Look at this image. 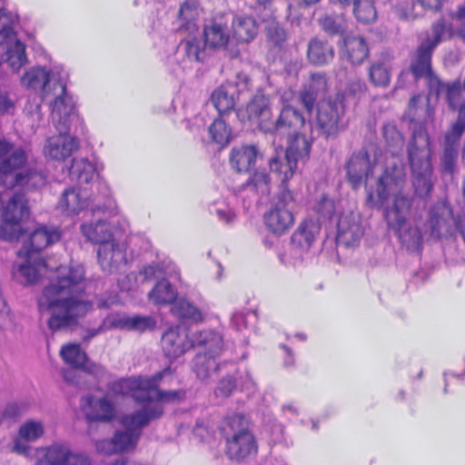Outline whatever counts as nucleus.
Here are the masks:
<instances>
[{"mask_svg":"<svg viewBox=\"0 0 465 465\" xmlns=\"http://www.w3.org/2000/svg\"><path fill=\"white\" fill-rule=\"evenodd\" d=\"M199 18L198 6L195 1L186 0L181 4L177 19L180 22L179 31L194 34L198 30L197 20Z\"/></svg>","mask_w":465,"mask_h":465,"instance_id":"58836bf2","label":"nucleus"},{"mask_svg":"<svg viewBox=\"0 0 465 465\" xmlns=\"http://www.w3.org/2000/svg\"><path fill=\"white\" fill-rule=\"evenodd\" d=\"M435 48L422 42L415 50L410 64V71L415 80L425 78L428 88L436 95L440 94L444 83L437 76L432 69V54Z\"/></svg>","mask_w":465,"mask_h":465,"instance_id":"9b49d317","label":"nucleus"},{"mask_svg":"<svg viewBox=\"0 0 465 465\" xmlns=\"http://www.w3.org/2000/svg\"><path fill=\"white\" fill-rule=\"evenodd\" d=\"M405 181V173L401 166L392 164L386 166L378 179L376 193L369 191L366 203L370 207L383 204L389 198L391 191L401 187Z\"/></svg>","mask_w":465,"mask_h":465,"instance_id":"f8f14e48","label":"nucleus"},{"mask_svg":"<svg viewBox=\"0 0 465 465\" xmlns=\"http://www.w3.org/2000/svg\"><path fill=\"white\" fill-rule=\"evenodd\" d=\"M45 430L41 421L29 420L19 429V436L27 441H34L44 435Z\"/></svg>","mask_w":465,"mask_h":465,"instance_id":"680f3d73","label":"nucleus"},{"mask_svg":"<svg viewBox=\"0 0 465 465\" xmlns=\"http://www.w3.org/2000/svg\"><path fill=\"white\" fill-rule=\"evenodd\" d=\"M209 134L213 143L224 147L230 142L231 129L223 118L218 117L210 125Z\"/></svg>","mask_w":465,"mask_h":465,"instance_id":"6e6d98bb","label":"nucleus"},{"mask_svg":"<svg viewBox=\"0 0 465 465\" xmlns=\"http://www.w3.org/2000/svg\"><path fill=\"white\" fill-rule=\"evenodd\" d=\"M295 202L294 193L288 187V183H280V192L277 195V200L272 205H282L288 208L291 203Z\"/></svg>","mask_w":465,"mask_h":465,"instance_id":"774afa93","label":"nucleus"},{"mask_svg":"<svg viewBox=\"0 0 465 465\" xmlns=\"http://www.w3.org/2000/svg\"><path fill=\"white\" fill-rule=\"evenodd\" d=\"M321 28L329 35H341L347 30L344 15H325L318 20Z\"/></svg>","mask_w":465,"mask_h":465,"instance_id":"8fccbe9b","label":"nucleus"},{"mask_svg":"<svg viewBox=\"0 0 465 465\" xmlns=\"http://www.w3.org/2000/svg\"><path fill=\"white\" fill-rule=\"evenodd\" d=\"M172 312L179 318L195 324H201L205 320L202 310L185 299L176 301L172 307Z\"/></svg>","mask_w":465,"mask_h":465,"instance_id":"a19ab883","label":"nucleus"},{"mask_svg":"<svg viewBox=\"0 0 465 465\" xmlns=\"http://www.w3.org/2000/svg\"><path fill=\"white\" fill-rule=\"evenodd\" d=\"M60 356L65 364L80 369L87 361V354L77 343H67L61 347Z\"/></svg>","mask_w":465,"mask_h":465,"instance_id":"a18cd8bd","label":"nucleus"},{"mask_svg":"<svg viewBox=\"0 0 465 465\" xmlns=\"http://www.w3.org/2000/svg\"><path fill=\"white\" fill-rule=\"evenodd\" d=\"M414 195L427 201L433 190L430 136L423 124L417 126L408 148Z\"/></svg>","mask_w":465,"mask_h":465,"instance_id":"39448f33","label":"nucleus"},{"mask_svg":"<svg viewBox=\"0 0 465 465\" xmlns=\"http://www.w3.org/2000/svg\"><path fill=\"white\" fill-rule=\"evenodd\" d=\"M363 234L364 228L359 213L349 211L340 214L336 235L339 244L346 247L358 245Z\"/></svg>","mask_w":465,"mask_h":465,"instance_id":"2eb2a0df","label":"nucleus"},{"mask_svg":"<svg viewBox=\"0 0 465 465\" xmlns=\"http://www.w3.org/2000/svg\"><path fill=\"white\" fill-rule=\"evenodd\" d=\"M195 342L197 347H202L203 351L199 352L193 360V371L198 379L205 381L220 369L216 358L223 350V340L218 332L203 330L197 332Z\"/></svg>","mask_w":465,"mask_h":465,"instance_id":"6e6552de","label":"nucleus"},{"mask_svg":"<svg viewBox=\"0 0 465 465\" xmlns=\"http://www.w3.org/2000/svg\"><path fill=\"white\" fill-rule=\"evenodd\" d=\"M353 5V14L358 22L371 24L376 20L377 11L371 0H357Z\"/></svg>","mask_w":465,"mask_h":465,"instance_id":"5fc2aeb1","label":"nucleus"},{"mask_svg":"<svg viewBox=\"0 0 465 465\" xmlns=\"http://www.w3.org/2000/svg\"><path fill=\"white\" fill-rule=\"evenodd\" d=\"M203 37L204 47L210 50L225 48L230 41V32L223 17H215L203 25Z\"/></svg>","mask_w":465,"mask_h":465,"instance_id":"4be33fe9","label":"nucleus"},{"mask_svg":"<svg viewBox=\"0 0 465 465\" xmlns=\"http://www.w3.org/2000/svg\"><path fill=\"white\" fill-rule=\"evenodd\" d=\"M458 157V146L444 143L443 153L441 155L442 171L453 173Z\"/></svg>","mask_w":465,"mask_h":465,"instance_id":"e2e57ef3","label":"nucleus"},{"mask_svg":"<svg viewBox=\"0 0 465 465\" xmlns=\"http://www.w3.org/2000/svg\"><path fill=\"white\" fill-rule=\"evenodd\" d=\"M22 84L28 88L42 89L43 95L47 97L51 94L52 82L49 72L44 68L34 67L26 71L22 77Z\"/></svg>","mask_w":465,"mask_h":465,"instance_id":"4c0bfd02","label":"nucleus"},{"mask_svg":"<svg viewBox=\"0 0 465 465\" xmlns=\"http://www.w3.org/2000/svg\"><path fill=\"white\" fill-rule=\"evenodd\" d=\"M445 91L446 100L449 107L455 111L457 110L459 104L461 100L463 87L459 80L452 83L444 84V86L440 89V94Z\"/></svg>","mask_w":465,"mask_h":465,"instance_id":"bf43d9fd","label":"nucleus"},{"mask_svg":"<svg viewBox=\"0 0 465 465\" xmlns=\"http://www.w3.org/2000/svg\"><path fill=\"white\" fill-rule=\"evenodd\" d=\"M345 170L346 179L351 189L358 190L366 183L369 177L373 174V166L368 151L362 148L354 152L348 159Z\"/></svg>","mask_w":465,"mask_h":465,"instance_id":"4468645a","label":"nucleus"},{"mask_svg":"<svg viewBox=\"0 0 465 465\" xmlns=\"http://www.w3.org/2000/svg\"><path fill=\"white\" fill-rule=\"evenodd\" d=\"M249 191L258 198L267 196L271 193V177L265 170L254 171L248 180L242 183L239 192Z\"/></svg>","mask_w":465,"mask_h":465,"instance_id":"c9c22d12","label":"nucleus"},{"mask_svg":"<svg viewBox=\"0 0 465 465\" xmlns=\"http://www.w3.org/2000/svg\"><path fill=\"white\" fill-rule=\"evenodd\" d=\"M383 137L389 146L401 147L404 143L402 134L393 124H385L382 127Z\"/></svg>","mask_w":465,"mask_h":465,"instance_id":"69168bd1","label":"nucleus"},{"mask_svg":"<svg viewBox=\"0 0 465 465\" xmlns=\"http://www.w3.org/2000/svg\"><path fill=\"white\" fill-rule=\"evenodd\" d=\"M83 234L88 241L98 245L110 241L112 233L109 230V225L104 221H97L96 223H84L81 226Z\"/></svg>","mask_w":465,"mask_h":465,"instance_id":"c03bdc74","label":"nucleus"},{"mask_svg":"<svg viewBox=\"0 0 465 465\" xmlns=\"http://www.w3.org/2000/svg\"><path fill=\"white\" fill-rule=\"evenodd\" d=\"M66 133L67 131H59V134L47 139L44 149L46 156L54 160L64 161L78 149L77 140Z\"/></svg>","mask_w":465,"mask_h":465,"instance_id":"5701e85b","label":"nucleus"},{"mask_svg":"<svg viewBox=\"0 0 465 465\" xmlns=\"http://www.w3.org/2000/svg\"><path fill=\"white\" fill-rule=\"evenodd\" d=\"M299 161L294 157H289L288 153L285 151L284 156H274L269 161V166L272 173H273L277 179L282 184L288 183L292 178Z\"/></svg>","mask_w":465,"mask_h":465,"instance_id":"e433bc0d","label":"nucleus"},{"mask_svg":"<svg viewBox=\"0 0 465 465\" xmlns=\"http://www.w3.org/2000/svg\"><path fill=\"white\" fill-rule=\"evenodd\" d=\"M321 232L320 223L312 218L303 219L291 237L292 245L301 251H308Z\"/></svg>","mask_w":465,"mask_h":465,"instance_id":"cd10ccee","label":"nucleus"},{"mask_svg":"<svg viewBox=\"0 0 465 465\" xmlns=\"http://www.w3.org/2000/svg\"><path fill=\"white\" fill-rule=\"evenodd\" d=\"M452 210L444 203H434L429 211L427 224L430 234L434 239H440L442 234L450 232Z\"/></svg>","mask_w":465,"mask_h":465,"instance_id":"b1692460","label":"nucleus"},{"mask_svg":"<svg viewBox=\"0 0 465 465\" xmlns=\"http://www.w3.org/2000/svg\"><path fill=\"white\" fill-rule=\"evenodd\" d=\"M52 89L54 90L55 98L51 104L52 117L57 121L56 128L58 131H68V117L73 110L72 97L66 93V85L62 80H54L52 84Z\"/></svg>","mask_w":465,"mask_h":465,"instance_id":"6ab92c4d","label":"nucleus"},{"mask_svg":"<svg viewBox=\"0 0 465 465\" xmlns=\"http://www.w3.org/2000/svg\"><path fill=\"white\" fill-rule=\"evenodd\" d=\"M334 54V48L328 41L314 37L308 43L307 59L315 66L328 64L333 60Z\"/></svg>","mask_w":465,"mask_h":465,"instance_id":"7c9ffc66","label":"nucleus"},{"mask_svg":"<svg viewBox=\"0 0 465 465\" xmlns=\"http://www.w3.org/2000/svg\"><path fill=\"white\" fill-rule=\"evenodd\" d=\"M412 199L399 192L394 195L392 205L386 208L384 218L387 224L397 235L401 245L410 252L420 254L423 248V232L420 224L406 226L407 215L411 211Z\"/></svg>","mask_w":465,"mask_h":465,"instance_id":"423d86ee","label":"nucleus"},{"mask_svg":"<svg viewBox=\"0 0 465 465\" xmlns=\"http://www.w3.org/2000/svg\"><path fill=\"white\" fill-rule=\"evenodd\" d=\"M61 238V231L58 228L41 225L35 228L24 241L22 248L17 252L19 257L35 259V256L43 257L41 252L48 246L57 242Z\"/></svg>","mask_w":465,"mask_h":465,"instance_id":"ddd939ff","label":"nucleus"},{"mask_svg":"<svg viewBox=\"0 0 465 465\" xmlns=\"http://www.w3.org/2000/svg\"><path fill=\"white\" fill-rule=\"evenodd\" d=\"M180 47L183 48L189 61L202 62L204 59V47L201 45V42L196 36H190L182 40Z\"/></svg>","mask_w":465,"mask_h":465,"instance_id":"4d7b16f0","label":"nucleus"},{"mask_svg":"<svg viewBox=\"0 0 465 465\" xmlns=\"http://www.w3.org/2000/svg\"><path fill=\"white\" fill-rule=\"evenodd\" d=\"M232 85L235 88L238 100L252 92L256 93L257 89H262L254 77L242 71L237 73Z\"/></svg>","mask_w":465,"mask_h":465,"instance_id":"864d4df0","label":"nucleus"},{"mask_svg":"<svg viewBox=\"0 0 465 465\" xmlns=\"http://www.w3.org/2000/svg\"><path fill=\"white\" fill-rule=\"evenodd\" d=\"M346 111V95L338 92L328 99L319 101L315 117L316 127L326 138L336 136Z\"/></svg>","mask_w":465,"mask_h":465,"instance_id":"1a4fd4ad","label":"nucleus"},{"mask_svg":"<svg viewBox=\"0 0 465 465\" xmlns=\"http://www.w3.org/2000/svg\"><path fill=\"white\" fill-rule=\"evenodd\" d=\"M370 82L377 87H387L391 82V72L384 61H373L368 68Z\"/></svg>","mask_w":465,"mask_h":465,"instance_id":"603ef678","label":"nucleus"},{"mask_svg":"<svg viewBox=\"0 0 465 465\" xmlns=\"http://www.w3.org/2000/svg\"><path fill=\"white\" fill-rule=\"evenodd\" d=\"M236 377L234 375H227L219 381L216 393L223 397H228L236 389Z\"/></svg>","mask_w":465,"mask_h":465,"instance_id":"338daca9","label":"nucleus"},{"mask_svg":"<svg viewBox=\"0 0 465 465\" xmlns=\"http://www.w3.org/2000/svg\"><path fill=\"white\" fill-rule=\"evenodd\" d=\"M87 206L86 198L76 188L65 189L59 200L58 207L66 215L78 214Z\"/></svg>","mask_w":465,"mask_h":465,"instance_id":"ea45409f","label":"nucleus"},{"mask_svg":"<svg viewBox=\"0 0 465 465\" xmlns=\"http://www.w3.org/2000/svg\"><path fill=\"white\" fill-rule=\"evenodd\" d=\"M109 327L144 332L155 329L156 320L152 316H124L110 321Z\"/></svg>","mask_w":465,"mask_h":465,"instance_id":"72a5a7b5","label":"nucleus"},{"mask_svg":"<svg viewBox=\"0 0 465 465\" xmlns=\"http://www.w3.org/2000/svg\"><path fill=\"white\" fill-rule=\"evenodd\" d=\"M23 233L22 224L11 219L2 218L0 223V239L12 242L17 240Z\"/></svg>","mask_w":465,"mask_h":465,"instance_id":"052dcab7","label":"nucleus"},{"mask_svg":"<svg viewBox=\"0 0 465 465\" xmlns=\"http://www.w3.org/2000/svg\"><path fill=\"white\" fill-rule=\"evenodd\" d=\"M124 430H118L111 439L95 441L96 450L104 455L131 451L135 449L142 436V430L150 422L138 410L124 414L120 420Z\"/></svg>","mask_w":465,"mask_h":465,"instance_id":"0eeeda50","label":"nucleus"},{"mask_svg":"<svg viewBox=\"0 0 465 465\" xmlns=\"http://www.w3.org/2000/svg\"><path fill=\"white\" fill-rule=\"evenodd\" d=\"M264 126V133L275 134L278 132H285L295 134L301 128L306 129V120L303 114L296 108L291 105H284L277 119L274 121L272 117Z\"/></svg>","mask_w":465,"mask_h":465,"instance_id":"f3484780","label":"nucleus"},{"mask_svg":"<svg viewBox=\"0 0 465 465\" xmlns=\"http://www.w3.org/2000/svg\"><path fill=\"white\" fill-rule=\"evenodd\" d=\"M256 158V147L243 144L231 150L230 164L237 173H247L255 164Z\"/></svg>","mask_w":465,"mask_h":465,"instance_id":"2f4dec72","label":"nucleus"},{"mask_svg":"<svg viewBox=\"0 0 465 465\" xmlns=\"http://www.w3.org/2000/svg\"><path fill=\"white\" fill-rule=\"evenodd\" d=\"M232 37L239 43H250L258 35L257 21L247 15H236L231 24Z\"/></svg>","mask_w":465,"mask_h":465,"instance_id":"c756f323","label":"nucleus"},{"mask_svg":"<svg viewBox=\"0 0 465 465\" xmlns=\"http://www.w3.org/2000/svg\"><path fill=\"white\" fill-rule=\"evenodd\" d=\"M294 215L289 208L282 205H271L263 214L266 229L273 235L282 236L294 224Z\"/></svg>","mask_w":465,"mask_h":465,"instance_id":"aec40b11","label":"nucleus"},{"mask_svg":"<svg viewBox=\"0 0 465 465\" xmlns=\"http://www.w3.org/2000/svg\"><path fill=\"white\" fill-rule=\"evenodd\" d=\"M84 401L91 408L85 412L89 421H111L114 418V407L105 398L95 399L94 396H86Z\"/></svg>","mask_w":465,"mask_h":465,"instance_id":"473e14b6","label":"nucleus"},{"mask_svg":"<svg viewBox=\"0 0 465 465\" xmlns=\"http://www.w3.org/2000/svg\"><path fill=\"white\" fill-rule=\"evenodd\" d=\"M46 183V176L29 161L27 152L14 143L0 140V185L37 189Z\"/></svg>","mask_w":465,"mask_h":465,"instance_id":"7ed1b4c3","label":"nucleus"},{"mask_svg":"<svg viewBox=\"0 0 465 465\" xmlns=\"http://www.w3.org/2000/svg\"><path fill=\"white\" fill-rule=\"evenodd\" d=\"M252 421L245 414L234 412L223 418L219 431L224 440V454L236 463L255 460L259 443L252 429Z\"/></svg>","mask_w":465,"mask_h":465,"instance_id":"20e7f679","label":"nucleus"},{"mask_svg":"<svg viewBox=\"0 0 465 465\" xmlns=\"http://www.w3.org/2000/svg\"><path fill=\"white\" fill-rule=\"evenodd\" d=\"M25 262L13 266L14 278L23 285L36 282L43 271H48L47 263L44 257L35 256V259H25Z\"/></svg>","mask_w":465,"mask_h":465,"instance_id":"bb28decb","label":"nucleus"},{"mask_svg":"<svg viewBox=\"0 0 465 465\" xmlns=\"http://www.w3.org/2000/svg\"><path fill=\"white\" fill-rule=\"evenodd\" d=\"M341 53L351 65H360L369 57L370 49L363 37L346 35L343 38Z\"/></svg>","mask_w":465,"mask_h":465,"instance_id":"c85d7f7f","label":"nucleus"},{"mask_svg":"<svg viewBox=\"0 0 465 465\" xmlns=\"http://www.w3.org/2000/svg\"><path fill=\"white\" fill-rule=\"evenodd\" d=\"M211 102L221 118L232 112L235 105L233 96L228 94L223 84L213 90L211 94Z\"/></svg>","mask_w":465,"mask_h":465,"instance_id":"49530a36","label":"nucleus"},{"mask_svg":"<svg viewBox=\"0 0 465 465\" xmlns=\"http://www.w3.org/2000/svg\"><path fill=\"white\" fill-rule=\"evenodd\" d=\"M95 173L96 170L94 165L87 159H73L69 168L71 180L76 181L79 183H89L93 181Z\"/></svg>","mask_w":465,"mask_h":465,"instance_id":"79ce46f5","label":"nucleus"},{"mask_svg":"<svg viewBox=\"0 0 465 465\" xmlns=\"http://www.w3.org/2000/svg\"><path fill=\"white\" fill-rule=\"evenodd\" d=\"M330 89L327 74L315 72L310 74L309 80L300 91L299 98L307 113L312 114L317 99L325 96Z\"/></svg>","mask_w":465,"mask_h":465,"instance_id":"a211bd4d","label":"nucleus"},{"mask_svg":"<svg viewBox=\"0 0 465 465\" xmlns=\"http://www.w3.org/2000/svg\"><path fill=\"white\" fill-rule=\"evenodd\" d=\"M176 297V291L166 279L158 281L148 294L149 300L158 305L173 303Z\"/></svg>","mask_w":465,"mask_h":465,"instance_id":"37998d69","label":"nucleus"},{"mask_svg":"<svg viewBox=\"0 0 465 465\" xmlns=\"http://www.w3.org/2000/svg\"><path fill=\"white\" fill-rule=\"evenodd\" d=\"M173 374L170 366L151 376H132L114 381L110 390L117 395L129 396L140 405L138 410L151 423L160 420L164 414L163 404L181 402L186 397V391L179 390H163L160 383L165 375Z\"/></svg>","mask_w":465,"mask_h":465,"instance_id":"f03ea898","label":"nucleus"},{"mask_svg":"<svg viewBox=\"0 0 465 465\" xmlns=\"http://www.w3.org/2000/svg\"><path fill=\"white\" fill-rule=\"evenodd\" d=\"M25 45L19 40L8 43L5 55V62H7L10 68L17 72L26 63Z\"/></svg>","mask_w":465,"mask_h":465,"instance_id":"3c124183","label":"nucleus"},{"mask_svg":"<svg viewBox=\"0 0 465 465\" xmlns=\"http://www.w3.org/2000/svg\"><path fill=\"white\" fill-rule=\"evenodd\" d=\"M56 272L37 299L39 311L49 314L47 326L53 332L76 326L94 309L82 283L83 268L59 266Z\"/></svg>","mask_w":465,"mask_h":465,"instance_id":"f257e3e1","label":"nucleus"},{"mask_svg":"<svg viewBox=\"0 0 465 465\" xmlns=\"http://www.w3.org/2000/svg\"><path fill=\"white\" fill-rule=\"evenodd\" d=\"M465 132V102L460 104L458 118L445 134V143L457 145Z\"/></svg>","mask_w":465,"mask_h":465,"instance_id":"13d9d810","label":"nucleus"},{"mask_svg":"<svg viewBox=\"0 0 465 465\" xmlns=\"http://www.w3.org/2000/svg\"><path fill=\"white\" fill-rule=\"evenodd\" d=\"M97 258L103 271L110 273L117 271L127 262L125 252L114 241L103 242L98 246Z\"/></svg>","mask_w":465,"mask_h":465,"instance_id":"393cba45","label":"nucleus"},{"mask_svg":"<svg viewBox=\"0 0 465 465\" xmlns=\"http://www.w3.org/2000/svg\"><path fill=\"white\" fill-rule=\"evenodd\" d=\"M197 332L193 338L190 340L188 335L181 329L180 326L170 327L162 336V348L163 354L170 361H174L183 355L196 344Z\"/></svg>","mask_w":465,"mask_h":465,"instance_id":"dca6fc26","label":"nucleus"},{"mask_svg":"<svg viewBox=\"0 0 465 465\" xmlns=\"http://www.w3.org/2000/svg\"><path fill=\"white\" fill-rule=\"evenodd\" d=\"M313 142L312 126L311 124H308V127L303 129L302 133L297 132L290 137L285 151L288 153L289 157H294L298 161L306 162L310 158Z\"/></svg>","mask_w":465,"mask_h":465,"instance_id":"a878e982","label":"nucleus"},{"mask_svg":"<svg viewBox=\"0 0 465 465\" xmlns=\"http://www.w3.org/2000/svg\"><path fill=\"white\" fill-rule=\"evenodd\" d=\"M245 110L248 119L257 122L259 128L264 132L263 124L269 123L272 116L270 95L263 89H257L256 93L252 94Z\"/></svg>","mask_w":465,"mask_h":465,"instance_id":"412c9836","label":"nucleus"},{"mask_svg":"<svg viewBox=\"0 0 465 465\" xmlns=\"http://www.w3.org/2000/svg\"><path fill=\"white\" fill-rule=\"evenodd\" d=\"M335 202L323 194L315 203L314 211L322 218L331 220L335 214Z\"/></svg>","mask_w":465,"mask_h":465,"instance_id":"0e129e2a","label":"nucleus"},{"mask_svg":"<svg viewBox=\"0 0 465 465\" xmlns=\"http://www.w3.org/2000/svg\"><path fill=\"white\" fill-rule=\"evenodd\" d=\"M30 208L28 200L23 193H15L2 212V218L11 219L20 224L28 219Z\"/></svg>","mask_w":465,"mask_h":465,"instance_id":"f704fd0d","label":"nucleus"},{"mask_svg":"<svg viewBox=\"0 0 465 465\" xmlns=\"http://www.w3.org/2000/svg\"><path fill=\"white\" fill-rule=\"evenodd\" d=\"M35 465H91V459L85 453L73 451L66 442L55 441L36 449Z\"/></svg>","mask_w":465,"mask_h":465,"instance_id":"9d476101","label":"nucleus"},{"mask_svg":"<svg viewBox=\"0 0 465 465\" xmlns=\"http://www.w3.org/2000/svg\"><path fill=\"white\" fill-rule=\"evenodd\" d=\"M265 35L271 47L277 49H282L289 40V34L286 29L274 19L268 21L265 27Z\"/></svg>","mask_w":465,"mask_h":465,"instance_id":"de8ad7c7","label":"nucleus"},{"mask_svg":"<svg viewBox=\"0 0 465 465\" xmlns=\"http://www.w3.org/2000/svg\"><path fill=\"white\" fill-rule=\"evenodd\" d=\"M432 38H427L424 43L436 48L446 37L451 38L454 31L451 23L447 21L444 16H440L431 25Z\"/></svg>","mask_w":465,"mask_h":465,"instance_id":"09e8293b","label":"nucleus"}]
</instances>
